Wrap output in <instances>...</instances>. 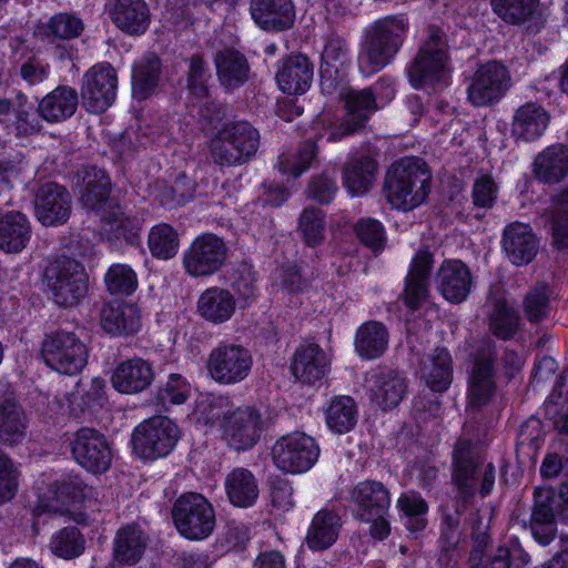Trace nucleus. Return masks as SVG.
<instances>
[{"instance_id": "obj_45", "label": "nucleus", "mask_w": 568, "mask_h": 568, "mask_svg": "<svg viewBox=\"0 0 568 568\" xmlns=\"http://www.w3.org/2000/svg\"><path fill=\"white\" fill-rule=\"evenodd\" d=\"M224 487L230 503L242 508L254 505L260 493L257 479L244 467L232 469L225 477Z\"/></svg>"}, {"instance_id": "obj_26", "label": "nucleus", "mask_w": 568, "mask_h": 568, "mask_svg": "<svg viewBox=\"0 0 568 568\" xmlns=\"http://www.w3.org/2000/svg\"><path fill=\"white\" fill-rule=\"evenodd\" d=\"M442 295L452 303H462L470 293L473 277L468 266L459 260L445 261L435 275Z\"/></svg>"}, {"instance_id": "obj_11", "label": "nucleus", "mask_w": 568, "mask_h": 568, "mask_svg": "<svg viewBox=\"0 0 568 568\" xmlns=\"http://www.w3.org/2000/svg\"><path fill=\"white\" fill-rule=\"evenodd\" d=\"M180 430L170 418L153 416L141 423L132 434L134 453L144 459L164 457L174 448Z\"/></svg>"}, {"instance_id": "obj_58", "label": "nucleus", "mask_w": 568, "mask_h": 568, "mask_svg": "<svg viewBox=\"0 0 568 568\" xmlns=\"http://www.w3.org/2000/svg\"><path fill=\"white\" fill-rule=\"evenodd\" d=\"M316 156L317 146L315 142L306 141L295 156L282 154L278 158L277 166L283 174L291 173L294 178H297L312 166Z\"/></svg>"}, {"instance_id": "obj_63", "label": "nucleus", "mask_w": 568, "mask_h": 568, "mask_svg": "<svg viewBox=\"0 0 568 568\" xmlns=\"http://www.w3.org/2000/svg\"><path fill=\"white\" fill-rule=\"evenodd\" d=\"M19 470L10 456L0 448V504L10 501L18 491Z\"/></svg>"}, {"instance_id": "obj_13", "label": "nucleus", "mask_w": 568, "mask_h": 568, "mask_svg": "<svg viewBox=\"0 0 568 568\" xmlns=\"http://www.w3.org/2000/svg\"><path fill=\"white\" fill-rule=\"evenodd\" d=\"M320 448L311 436L294 432L280 437L272 447L275 466L291 474H300L313 467Z\"/></svg>"}, {"instance_id": "obj_60", "label": "nucleus", "mask_w": 568, "mask_h": 568, "mask_svg": "<svg viewBox=\"0 0 568 568\" xmlns=\"http://www.w3.org/2000/svg\"><path fill=\"white\" fill-rule=\"evenodd\" d=\"M355 233L359 241L373 252H381L385 247L386 233L383 224L375 219L364 217L355 224Z\"/></svg>"}, {"instance_id": "obj_20", "label": "nucleus", "mask_w": 568, "mask_h": 568, "mask_svg": "<svg viewBox=\"0 0 568 568\" xmlns=\"http://www.w3.org/2000/svg\"><path fill=\"white\" fill-rule=\"evenodd\" d=\"M433 264V254L426 250H419L410 262L402 298L405 306L413 312L419 310L429 298Z\"/></svg>"}, {"instance_id": "obj_52", "label": "nucleus", "mask_w": 568, "mask_h": 568, "mask_svg": "<svg viewBox=\"0 0 568 568\" xmlns=\"http://www.w3.org/2000/svg\"><path fill=\"white\" fill-rule=\"evenodd\" d=\"M148 244L153 256L168 260L178 253L179 235L171 225L158 224L151 229Z\"/></svg>"}, {"instance_id": "obj_51", "label": "nucleus", "mask_w": 568, "mask_h": 568, "mask_svg": "<svg viewBox=\"0 0 568 568\" xmlns=\"http://www.w3.org/2000/svg\"><path fill=\"white\" fill-rule=\"evenodd\" d=\"M550 295L551 291L546 282H538L525 294L523 311L530 323H540L548 317Z\"/></svg>"}, {"instance_id": "obj_1", "label": "nucleus", "mask_w": 568, "mask_h": 568, "mask_svg": "<svg viewBox=\"0 0 568 568\" xmlns=\"http://www.w3.org/2000/svg\"><path fill=\"white\" fill-rule=\"evenodd\" d=\"M496 468L484 464L478 448L466 438H459L452 452V484L455 489L456 508L453 514L445 513L443 517V537L454 538L460 524L462 514L473 504L479 484L481 497L488 496L495 485Z\"/></svg>"}, {"instance_id": "obj_25", "label": "nucleus", "mask_w": 568, "mask_h": 568, "mask_svg": "<svg viewBox=\"0 0 568 568\" xmlns=\"http://www.w3.org/2000/svg\"><path fill=\"white\" fill-rule=\"evenodd\" d=\"M152 363L141 357L125 359L116 365L111 376V384L122 394H139L154 381Z\"/></svg>"}, {"instance_id": "obj_54", "label": "nucleus", "mask_w": 568, "mask_h": 568, "mask_svg": "<svg viewBox=\"0 0 568 568\" xmlns=\"http://www.w3.org/2000/svg\"><path fill=\"white\" fill-rule=\"evenodd\" d=\"M397 506L406 516L405 526L408 530L417 532L426 527L427 521L424 516L428 511V505L419 494L415 491L402 494Z\"/></svg>"}, {"instance_id": "obj_33", "label": "nucleus", "mask_w": 568, "mask_h": 568, "mask_svg": "<svg viewBox=\"0 0 568 568\" xmlns=\"http://www.w3.org/2000/svg\"><path fill=\"white\" fill-rule=\"evenodd\" d=\"M79 94L69 85H58L39 102L38 112L49 123H60L70 119L77 111Z\"/></svg>"}, {"instance_id": "obj_34", "label": "nucleus", "mask_w": 568, "mask_h": 568, "mask_svg": "<svg viewBox=\"0 0 568 568\" xmlns=\"http://www.w3.org/2000/svg\"><path fill=\"white\" fill-rule=\"evenodd\" d=\"M328 367L325 352L317 344L300 346L294 354L291 366L293 375L304 384H315L321 381Z\"/></svg>"}, {"instance_id": "obj_30", "label": "nucleus", "mask_w": 568, "mask_h": 568, "mask_svg": "<svg viewBox=\"0 0 568 568\" xmlns=\"http://www.w3.org/2000/svg\"><path fill=\"white\" fill-rule=\"evenodd\" d=\"M214 63L216 75L226 91H233L244 85L250 79V64L240 51L225 48L215 53Z\"/></svg>"}, {"instance_id": "obj_59", "label": "nucleus", "mask_w": 568, "mask_h": 568, "mask_svg": "<svg viewBox=\"0 0 568 568\" xmlns=\"http://www.w3.org/2000/svg\"><path fill=\"white\" fill-rule=\"evenodd\" d=\"M84 24L72 13L61 12L50 18L47 23V34L62 40H71L81 34Z\"/></svg>"}, {"instance_id": "obj_27", "label": "nucleus", "mask_w": 568, "mask_h": 568, "mask_svg": "<svg viewBox=\"0 0 568 568\" xmlns=\"http://www.w3.org/2000/svg\"><path fill=\"white\" fill-rule=\"evenodd\" d=\"M558 500L549 490H535V503L530 516L532 537L542 546L549 545L556 537L557 523L555 509Z\"/></svg>"}, {"instance_id": "obj_50", "label": "nucleus", "mask_w": 568, "mask_h": 568, "mask_svg": "<svg viewBox=\"0 0 568 568\" xmlns=\"http://www.w3.org/2000/svg\"><path fill=\"white\" fill-rule=\"evenodd\" d=\"M50 549L57 557L74 559L83 554L85 540L77 527H64L52 535Z\"/></svg>"}, {"instance_id": "obj_18", "label": "nucleus", "mask_w": 568, "mask_h": 568, "mask_svg": "<svg viewBox=\"0 0 568 568\" xmlns=\"http://www.w3.org/2000/svg\"><path fill=\"white\" fill-rule=\"evenodd\" d=\"M229 247L214 234L197 236L183 256L185 271L194 277L219 272L227 260Z\"/></svg>"}, {"instance_id": "obj_46", "label": "nucleus", "mask_w": 568, "mask_h": 568, "mask_svg": "<svg viewBox=\"0 0 568 568\" xmlns=\"http://www.w3.org/2000/svg\"><path fill=\"white\" fill-rule=\"evenodd\" d=\"M354 346L356 353L364 359L379 358L388 347L386 326L376 321L362 324L356 331Z\"/></svg>"}, {"instance_id": "obj_29", "label": "nucleus", "mask_w": 568, "mask_h": 568, "mask_svg": "<svg viewBox=\"0 0 568 568\" xmlns=\"http://www.w3.org/2000/svg\"><path fill=\"white\" fill-rule=\"evenodd\" d=\"M503 247L513 264L525 265L536 256L539 242L529 225L515 222L504 231Z\"/></svg>"}, {"instance_id": "obj_53", "label": "nucleus", "mask_w": 568, "mask_h": 568, "mask_svg": "<svg viewBox=\"0 0 568 568\" xmlns=\"http://www.w3.org/2000/svg\"><path fill=\"white\" fill-rule=\"evenodd\" d=\"M194 193L195 182L185 174H180L172 185L162 184L160 186L156 199L162 206L173 209L191 201Z\"/></svg>"}, {"instance_id": "obj_35", "label": "nucleus", "mask_w": 568, "mask_h": 568, "mask_svg": "<svg viewBox=\"0 0 568 568\" xmlns=\"http://www.w3.org/2000/svg\"><path fill=\"white\" fill-rule=\"evenodd\" d=\"M100 323L111 335H131L140 329V314L134 304L112 302L101 308Z\"/></svg>"}, {"instance_id": "obj_39", "label": "nucleus", "mask_w": 568, "mask_h": 568, "mask_svg": "<svg viewBox=\"0 0 568 568\" xmlns=\"http://www.w3.org/2000/svg\"><path fill=\"white\" fill-rule=\"evenodd\" d=\"M342 525V519L336 511L331 509L317 511L305 537L307 547L313 551L328 549L336 542Z\"/></svg>"}, {"instance_id": "obj_24", "label": "nucleus", "mask_w": 568, "mask_h": 568, "mask_svg": "<svg viewBox=\"0 0 568 568\" xmlns=\"http://www.w3.org/2000/svg\"><path fill=\"white\" fill-rule=\"evenodd\" d=\"M314 65L302 53L286 55L280 61L275 74L280 90L287 94H303L313 82Z\"/></svg>"}, {"instance_id": "obj_7", "label": "nucleus", "mask_w": 568, "mask_h": 568, "mask_svg": "<svg viewBox=\"0 0 568 568\" xmlns=\"http://www.w3.org/2000/svg\"><path fill=\"white\" fill-rule=\"evenodd\" d=\"M40 354L51 369L75 375L87 366L89 348L75 332L58 328L44 335Z\"/></svg>"}, {"instance_id": "obj_12", "label": "nucleus", "mask_w": 568, "mask_h": 568, "mask_svg": "<svg viewBox=\"0 0 568 568\" xmlns=\"http://www.w3.org/2000/svg\"><path fill=\"white\" fill-rule=\"evenodd\" d=\"M263 418L255 406H239L226 410L221 419L222 438L240 452L254 447L263 432Z\"/></svg>"}, {"instance_id": "obj_15", "label": "nucleus", "mask_w": 568, "mask_h": 568, "mask_svg": "<svg viewBox=\"0 0 568 568\" xmlns=\"http://www.w3.org/2000/svg\"><path fill=\"white\" fill-rule=\"evenodd\" d=\"M116 88V71L109 63L93 65L82 78L81 98L84 109L90 113H103L115 101Z\"/></svg>"}, {"instance_id": "obj_32", "label": "nucleus", "mask_w": 568, "mask_h": 568, "mask_svg": "<svg viewBox=\"0 0 568 568\" xmlns=\"http://www.w3.org/2000/svg\"><path fill=\"white\" fill-rule=\"evenodd\" d=\"M549 114L538 103L527 102L514 114L511 132L516 140L532 142L539 139L549 124Z\"/></svg>"}, {"instance_id": "obj_23", "label": "nucleus", "mask_w": 568, "mask_h": 568, "mask_svg": "<svg viewBox=\"0 0 568 568\" xmlns=\"http://www.w3.org/2000/svg\"><path fill=\"white\" fill-rule=\"evenodd\" d=\"M349 62L347 42L337 36L331 37L322 53L321 88L332 94L346 78V68Z\"/></svg>"}, {"instance_id": "obj_57", "label": "nucleus", "mask_w": 568, "mask_h": 568, "mask_svg": "<svg viewBox=\"0 0 568 568\" xmlns=\"http://www.w3.org/2000/svg\"><path fill=\"white\" fill-rule=\"evenodd\" d=\"M104 283L112 295H130L138 287V277L131 266L113 264L105 273Z\"/></svg>"}, {"instance_id": "obj_61", "label": "nucleus", "mask_w": 568, "mask_h": 568, "mask_svg": "<svg viewBox=\"0 0 568 568\" xmlns=\"http://www.w3.org/2000/svg\"><path fill=\"white\" fill-rule=\"evenodd\" d=\"M211 73L202 55L194 54L190 59L187 71V90L196 98L209 97L207 82Z\"/></svg>"}, {"instance_id": "obj_38", "label": "nucleus", "mask_w": 568, "mask_h": 568, "mask_svg": "<svg viewBox=\"0 0 568 568\" xmlns=\"http://www.w3.org/2000/svg\"><path fill=\"white\" fill-rule=\"evenodd\" d=\"M534 175L545 184H557L568 175V148L554 144L540 152L534 161Z\"/></svg>"}, {"instance_id": "obj_3", "label": "nucleus", "mask_w": 568, "mask_h": 568, "mask_svg": "<svg viewBox=\"0 0 568 568\" xmlns=\"http://www.w3.org/2000/svg\"><path fill=\"white\" fill-rule=\"evenodd\" d=\"M406 72L415 89L447 84L452 67L447 36L442 29L434 26L427 29V37Z\"/></svg>"}, {"instance_id": "obj_56", "label": "nucleus", "mask_w": 568, "mask_h": 568, "mask_svg": "<svg viewBox=\"0 0 568 568\" xmlns=\"http://www.w3.org/2000/svg\"><path fill=\"white\" fill-rule=\"evenodd\" d=\"M298 231L308 246L320 245L324 240V212L314 206L305 207L298 219Z\"/></svg>"}, {"instance_id": "obj_64", "label": "nucleus", "mask_w": 568, "mask_h": 568, "mask_svg": "<svg viewBox=\"0 0 568 568\" xmlns=\"http://www.w3.org/2000/svg\"><path fill=\"white\" fill-rule=\"evenodd\" d=\"M190 395V385L179 374H171L166 383L159 388L158 398L162 404H183Z\"/></svg>"}, {"instance_id": "obj_48", "label": "nucleus", "mask_w": 568, "mask_h": 568, "mask_svg": "<svg viewBox=\"0 0 568 568\" xmlns=\"http://www.w3.org/2000/svg\"><path fill=\"white\" fill-rule=\"evenodd\" d=\"M420 373L422 378L432 390L438 393L446 390L453 375L452 357L448 351L436 348L433 355L423 361Z\"/></svg>"}, {"instance_id": "obj_36", "label": "nucleus", "mask_w": 568, "mask_h": 568, "mask_svg": "<svg viewBox=\"0 0 568 568\" xmlns=\"http://www.w3.org/2000/svg\"><path fill=\"white\" fill-rule=\"evenodd\" d=\"M377 174V162L367 154L354 155L343 168V184L353 196L366 194Z\"/></svg>"}, {"instance_id": "obj_31", "label": "nucleus", "mask_w": 568, "mask_h": 568, "mask_svg": "<svg viewBox=\"0 0 568 568\" xmlns=\"http://www.w3.org/2000/svg\"><path fill=\"white\" fill-rule=\"evenodd\" d=\"M81 180L80 202L91 211H101L111 193V181L106 173L97 166H87L78 172Z\"/></svg>"}, {"instance_id": "obj_14", "label": "nucleus", "mask_w": 568, "mask_h": 568, "mask_svg": "<svg viewBox=\"0 0 568 568\" xmlns=\"http://www.w3.org/2000/svg\"><path fill=\"white\" fill-rule=\"evenodd\" d=\"M344 102L345 113L337 126L328 133V141H337L344 136L362 131L371 115L378 109L373 88L344 89L339 93Z\"/></svg>"}, {"instance_id": "obj_44", "label": "nucleus", "mask_w": 568, "mask_h": 568, "mask_svg": "<svg viewBox=\"0 0 568 568\" xmlns=\"http://www.w3.org/2000/svg\"><path fill=\"white\" fill-rule=\"evenodd\" d=\"M31 237V226L24 214L9 211L0 217V250L7 253L21 252Z\"/></svg>"}, {"instance_id": "obj_4", "label": "nucleus", "mask_w": 568, "mask_h": 568, "mask_svg": "<svg viewBox=\"0 0 568 568\" xmlns=\"http://www.w3.org/2000/svg\"><path fill=\"white\" fill-rule=\"evenodd\" d=\"M408 29V18L403 13L375 20L365 33L361 65L367 64L369 73L388 65L400 50Z\"/></svg>"}, {"instance_id": "obj_62", "label": "nucleus", "mask_w": 568, "mask_h": 568, "mask_svg": "<svg viewBox=\"0 0 568 568\" xmlns=\"http://www.w3.org/2000/svg\"><path fill=\"white\" fill-rule=\"evenodd\" d=\"M255 273L252 266L246 263L240 264L232 274L231 286L239 300L244 302V306L255 298Z\"/></svg>"}, {"instance_id": "obj_9", "label": "nucleus", "mask_w": 568, "mask_h": 568, "mask_svg": "<svg viewBox=\"0 0 568 568\" xmlns=\"http://www.w3.org/2000/svg\"><path fill=\"white\" fill-rule=\"evenodd\" d=\"M471 368L468 376V405L479 408L488 404L496 390V343L490 337L477 342L469 354Z\"/></svg>"}, {"instance_id": "obj_10", "label": "nucleus", "mask_w": 568, "mask_h": 568, "mask_svg": "<svg viewBox=\"0 0 568 568\" xmlns=\"http://www.w3.org/2000/svg\"><path fill=\"white\" fill-rule=\"evenodd\" d=\"M253 366L251 352L241 344L221 342L213 347L206 359L209 376L220 385H234L250 375Z\"/></svg>"}, {"instance_id": "obj_5", "label": "nucleus", "mask_w": 568, "mask_h": 568, "mask_svg": "<svg viewBox=\"0 0 568 568\" xmlns=\"http://www.w3.org/2000/svg\"><path fill=\"white\" fill-rule=\"evenodd\" d=\"M260 146V133L247 121L225 123L211 140L213 161L219 165L237 166L252 160Z\"/></svg>"}, {"instance_id": "obj_37", "label": "nucleus", "mask_w": 568, "mask_h": 568, "mask_svg": "<svg viewBox=\"0 0 568 568\" xmlns=\"http://www.w3.org/2000/svg\"><path fill=\"white\" fill-rule=\"evenodd\" d=\"M28 417L14 398L0 399V444L9 447L23 442L28 429Z\"/></svg>"}, {"instance_id": "obj_22", "label": "nucleus", "mask_w": 568, "mask_h": 568, "mask_svg": "<svg viewBox=\"0 0 568 568\" xmlns=\"http://www.w3.org/2000/svg\"><path fill=\"white\" fill-rule=\"evenodd\" d=\"M104 12L118 29L130 36L143 34L151 20L144 0H106Z\"/></svg>"}, {"instance_id": "obj_47", "label": "nucleus", "mask_w": 568, "mask_h": 568, "mask_svg": "<svg viewBox=\"0 0 568 568\" xmlns=\"http://www.w3.org/2000/svg\"><path fill=\"white\" fill-rule=\"evenodd\" d=\"M162 63L152 52L138 60L132 69V91L138 100H144L155 92L160 81Z\"/></svg>"}, {"instance_id": "obj_41", "label": "nucleus", "mask_w": 568, "mask_h": 568, "mask_svg": "<svg viewBox=\"0 0 568 568\" xmlns=\"http://www.w3.org/2000/svg\"><path fill=\"white\" fill-rule=\"evenodd\" d=\"M487 314L489 332L499 339H511L519 329V313L500 294H491Z\"/></svg>"}, {"instance_id": "obj_55", "label": "nucleus", "mask_w": 568, "mask_h": 568, "mask_svg": "<svg viewBox=\"0 0 568 568\" xmlns=\"http://www.w3.org/2000/svg\"><path fill=\"white\" fill-rule=\"evenodd\" d=\"M537 0H491L493 11L514 26L526 22L534 13Z\"/></svg>"}, {"instance_id": "obj_28", "label": "nucleus", "mask_w": 568, "mask_h": 568, "mask_svg": "<svg viewBox=\"0 0 568 568\" xmlns=\"http://www.w3.org/2000/svg\"><path fill=\"white\" fill-rule=\"evenodd\" d=\"M250 11L253 20L264 30H286L295 19L293 0H251Z\"/></svg>"}, {"instance_id": "obj_40", "label": "nucleus", "mask_w": 568, "mask_h": 568, "mask_svg": "<svg viewBox=\"0 0 568 568\" xmlns=\"http://www.w3.org/2000/svg\"><path fill=\"white\" fill-rule=\"evenodd\" d=\"M372 400L383 410L398 406L407 392L406 378L397 371H383L373 376Z\"/></svg>"}, {"instance_id": "obj_8", "label": "nucleus", "mask_w": 568, "mask_h": 568, "mask_svg": "<svg viewBox=\"0 0 568 568\" xmlns=\"http://www.w3.org/2000/svg\"><path fill=\"white\" fill-rule=\"evenodd\" d=\"M44 278L52 298L60 307H73L87 296L89 276L84 266L70 257L52 261L44 271Z\"/></svg>"}, {"instance_id": "obj_19", "label": "nucleus", "mask_w": 568, "mask_h": 568, "mask_svg": "<svg viewBox=\"0 0 568 568\" xmlns=\"http://www.w3.org/2000/svg\"><path fill=\"white\" fill-rule=\"evenodd\" d=\"M71 204L69 191L55 182L41 184L34 195L36 216L45 226L65 223L71 214Z\"/></svg>"}, {"instance_id": "obj_43", "label": "nucleus", "mask_w": 568, "mask_h": 568, "mask_svg": "<svg viewBox=\"0 0 568 568\" xmlns=\"http://www.w3.org/2000/svg\"><path fill=\"white\" fill-rule=\"evenodd\" d=\"M235 298L230 291L222 287L205 290L197 301V311L206 321L214 324L227 322L235 313Z\"/></svg>"}, {"instance_id": "obj_6", "label": "nucleus", "mask_w": 568, "mask_h": 568, "mask_svg": "<svg viewBox=\"0 0 568 568\" xmlns=\"http://www.w3.org/2000/svg\"><path fill=\"white\" fill-rule=\"evenodd\" d=\"M171 517L178 532L186 540L202 541L213 535L216 514L211 501L199 493H184L173 503Z\"/></svg>"}, {"instance_id": "obj_2", "label": "nucleus", "mask_w": 568, "mask_h": 568, "mask_svg": "<svg viewBox=\"0 0 568 568\" xmlns=\"http://www.w3.org/2000/svg\"><path fill=\"white\" fill-rule=\"evenodd\" d=\"M430 180L429 171L419 159H402L388 169L383 193L393 207L412 210L426 200Z\"/></svg>"}, {"instance_id": "obj_17", "label": "nucleus", "mask_w": 568, "mask_h": 568, "mask_svg": "<svg viewBox=\"0 0 568 568\" xmlns=\"http://www.w3.org/2000/svg\"><path fill=\"white\" fill-rule=\"evenodd\" d=\"M511 87L508 69L498 61L481 64L471 78L467 89L468 100L476 106L498 102Z\"/></svg>"}, {"instance_id": "obj_21", "label": "nucleus", "mask_w": 568, "mask_h": 568, "mask_svg": "<svg viewBox=\"0 0 568 568\" xmlns=\"http://www.w3.org/2000/svg\"><path fill=\"white\" fill-rule=\"evenodd\" d=\"M354 515L358 520H371L387 515L390 506V493L377 480H364L351 490Z\"/></svg>"}, {"instance_id": "obj_49", "label": "nucleus", "mask_w": 568, "mask_h": 568, "mask_svg": "<svg viewBox=\"0 0 568 568\" xmlns=\"http://www.w3.org/2000/svg\"><path fill=\"white\" fill-rule=\"evenodd\" d=\"M327 426L337 434L348 433L357 423V407L349 396H338L331 400L326 412Z\"/></svg>"}, {"instance_id": "obj_16", "label": "nucleus", "mask_w": 568, "mask_h": 568, "mask_svg": "<svg viewBox=\"0 0 568 568\" xmlns=\"http://www.w3.org/2000/svg\"><path fill=\"white\" fill-rule=\"evenodd\" d=\"M74 460L88 471L102 474L111 465L112 452L104 434L95 428L81 427L70 439Z\"/></svg>"}, {"instance_id": "obj_42", "label": "nucleus", "mask_w": 568, "mask_h": 568, "mask_svg": "<svg viewBox=\"0 0 568 568\" xmlns=\"http://www.w3.org/2000/svg\"><path fill=\"white\" fill-rule=\"evenodd\" d=\"M148 541V535L138 524L121 527L114 538V558L120 564L135 565L144 555Z\"/></svg>"}]
</instances>
